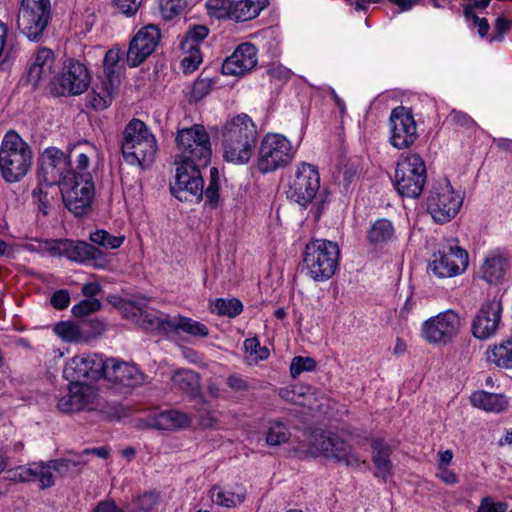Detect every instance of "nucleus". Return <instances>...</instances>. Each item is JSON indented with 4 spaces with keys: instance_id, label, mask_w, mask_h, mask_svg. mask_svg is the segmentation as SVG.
<instances>
[{
    "instance_id": "obj_1",
    "label": "nucleus",
    "mask_w": 512,
    "mask_h": 512,
    "mask_svg": "<svg viewBox=\"0 0 512 512\" xmlns=\"http://www.w3.org/2000/svg\"><path fill=\"white\" fill-rule=\"evenodd\" d=\"M223 157L234 164L247 163L257 140V129L251 118L239 114L228 120L221 130Z\"/></svg>"
},
{
    "instance_id": "obj_2",
    "label": "nucleus",
    "mask_w": 512,
    "mask_h": 512,
    "mask_svg": "<svg viewBox=\"0 0 512 512\" xmlns=\"http://www.w3.org/2000/svg\"><path fill=\"white\" fill-rule=\"evenodd\" d=\"M33 152L29 144L13 130L8 131L0 145V174L5 182L22 180L31 169Z\"/></svg>"
},
{
    "instance_id": "obj_3",
    "label": "nucleus",
    "mask_w": 512,
    "mask_h": 512,
    "mask_svg": "<svg viewBox=\"0 0 512 512\" xmlns=\"http://www.w3.org/2000/svg\"><path fill=\"white\" fill-rule=\"evenodd\" d=\"M176 147L175 163L196 166H207L210 163L212 155L210 136L202 125L195 124L178 130Z\"/></svg>"
},
{
    "instance_id": "obj_4",
    "label": "nucleus",
    "mask_w": 512,
    "mask_h": 512,
    "mask_svg": "<svg viewBox=\"0 0 512 512\" xmlns=\"http://www.w3.org/2000/svg\"><path fill=\"white\" fill-rule=\"evenodd\" d=\"M339 256L337 243L325 239L310 241L303 253L304 268L314 281L328 280L337 269Z\"/></svg>"
},
{
    "instance_id": "obj_5",
    "label": "nucleus",
    "mask_w": 512,
    "mask_h": 512,
    "mask_svg": "<svg viewBox=\"0 0 512 512\" xmlns=\"http://www.w3.org/2000/svg\"><path fill=\"white\" fill-rule=\"evenodd\" d=\"M426 178L425 161L419 154L401 155L394 175L395 188L401 196L418 198L423 192Z\"/></svg>"
},
{
    "instance_id": "obj_6",
    "label": "nucleus",
    "mask_w": 512,
    "mask_h": 512,
    "mask_svg": "<svg viewBox=\"0 0 512 512\" xmlns=\"http://www.w3.org/2000/svg\"><path fill=\"white\" fill-rule=\"evenodd\" d=\"M51 18L50 0H22L17 16V27L28 40L38 42Z\"/></svg>"
},
{
    "instance_id": "obj_7",
    "label": "nucleus",
    "mask_w": 512,
    "mask_h": 512,
    "mask_svg": "<svg viewBox=\"0 0 512 512\" xmlns=\"http://www.w3.org/2000/svg\"><path fill=\"white\" fill-rule=\"evenodd\" d=\"M463 195L453 189L447 179L435 183L427 198V212L438 224L451 221L463 204Z\"/></svg>"
},
{
    "instance_id": "obj_8",
    "label": "nucleus",
    "mask_w": 512,
    "mask_h": 512,
    "mask_svg": "<svg viewBox=\"0 0 512 512\" xmlns=\"http://www.w3.org/2000/svg\"><path fill=\"white\" fill-rule=\"evenodd\" d=\"M66 208L75 216H83L91 208L94 197V183L90 173L71 174L60 187Z\"/></svg>"
},
{
    "instance_id": "obj_9",
    "label": "nucleus",
    "mask_w": 512,
    "mask_h": 512,
    "mask_svg": "<svg viewBox=\"0 0 512 512\" xmlns=\"http://www.w3.org/2000/svg\"><path fill=\"white\" fill-rule=\"evenodd\" d=\"M462 326L459 314L449 309L424 321L421 336L430 344L447 345L459 335Z\"/></svg>"
},
{
    "instance_id": "obj_10",
    "label": "nucleus",
    "mask_w": 512,
    "mask_h": 512,
    "mask_svg": "<svg viewBox=\"0 0 512 512\" xmlns=\"http://www.w3.org/2000/svg\"><path fill=\"white\" fill-rule=\"evenodd\" d=\"M294 156L290 141L280 134H267L261 141L257 166L268 173L288 165Z\"/></svg>"
},
{
    "instance_id": "obj_11",
    "label": "nucleus",
    "mask_w": 512,
    "mask_h": 512,
    "mask_svg": "<svg viewBox=\"0 0 512 512\" xmlns=\"http://www.w3.org/2000/svg\"><path fill=\"white\" fill-rule=\"evenodd\" d=\"M71 174H77V172L70 169V159L64 151L57 147H48L42 152L38 168L40 184L60 187L70 179Z\"/></svg>"
},
{
    "instance_id": "obj_12",
    "label": "nucleus",
    "mask_w": 512,
    "mask_h": 512,
    "mask_svg": "<svg viewBox=\"0 0 512 512\" xmlns=\"http://www.w3.org/2000/svg\"><path fill=\"white\" fill-rule=\"evenodd\" d=\"M309 450L315 456L335 459L347 466L358 467L359 456L338 435L319 433L310 436Z\"/></svg>"
},
{
    "instance_id": "obj_13",
    "label": "nucleus",
    "mask_w": 512,
    "mask_h": 512,
    "mask_svg": "<svg viewBox=\"0 0 512 512\" xmlns=\"http://www.w3.org/2000/svg\"><path fill=\"white\" fill-rule=\"evenodd\" d=\"M175 164L177 167L175 181L170 185L171 194L180 201L200 202L204 192V181L200 170L206 166Z\"/></svg>"
},
{
    "instance_id": "obj_14",
    "label": "nucleus",
    "mask_w": 512,
    "mask_h": 512,
    "mask_svg": "<svg viewBox=\"0 0 512 512\" xmlns=\"http://www.w3.org/2000/svg\"><path fill=\"white\" fill-rule=\"evenodd\" d=\"M467 267L468 253L453 241L433 254L427 269L438 278H450L462 274Z\"/></svg>"
},
{
    "instance_id": "obj_15",
    "label": "nucleus",
    "mask_w": 512,
    "mask_h": 512,
    "mask_svg": "<svg viewBox=\"0 0 512 512\" xmlns=\"http://www.w3.org/2000/svg\"><path fill=\"white\" fill-rule=\"evenodd\" d=\"M320 189L318 169L308 163H301L287 190V198L301 207H307L316 198Z\"/></svg>"
},
{
    "instance_id": "obj_16",
    "label": "nucleus",
    "mask_w": 512,
    "mask_h": 512,
    "mask_svg": "<svg viewBox=\"0 0 512 512\" xmlns=\"http://www.w3.org/2000/svg\"><path fill=\"white\" fill-rule=\"evenodd\" d=\"M90 81L88 68L78 61L69 60L53 81L51 92L57 96L80 95L87 90Z\"/></svg>"
},
{
    "instance_id": "obj_17",
    "label": "nucleus",
    "mask_w": 512,
    "mask_h": 512,
    "mask_svg": "<svg viewBox=\"0 0 512 512\" xmlns=\"http://www.w3.org/2000/svg\"><path fill=\"white\" fill-rule=\"evenodd\" d=\"M391 145L397 149H405L414 144L418 138L417 125L412 112L404 107L394 108L389 118Z\"/></svg>"
},
{
    "instance_id": "obj_18",
    "label": "nucleus",
    "mask_w": 512,
    "mask_h": 512,
    "mask_svg": "<svg viewBox=\"0 0 512 512\" xmlns=\"http://www.w3.org/2000/svg\"><path fill=\"white\" fill-rule=\"evenodd\" d=\"M104 359L98 354L77 355L71 358L63 370L70 383L96 381L103 376Z\"/></svg>"
},
{
    "instance_id": "obj_19",
    "label": "nucleus",
    "mask_w": 512,
    "mask_h": 512,
    "mask_svg": "<svg viewBox=\"0 0 512 512\" xmlns=\"http://www.w3.org/2000/svg\"><path fill=\"white\" fill-rule=\"evenodd\" d=\"M160 38V30L156 25L142 27L130 41L126 54L128 65L137 67L143 63L155 51Z\"/></svg>"
},
{
    "instance_id": "obj_20",
    "label": "nucleus",
    "mask_w": 512,
    "mask_h": 512,
    "mask_svg": "<svg viewBox=\"0 0 512 512\" xmlns=\"http://www.w3.org/2000/svg\"><path fill=\"white\" fill-rule=\"evenodd\" d=\"M501 314L500 300L493 299L483 303L472 321L473 336L480 340H486L495 335L499 328Z\"/></svg>"
},
{
    "instance_id": "obj_21",
    "label": "nucleus",
    "mask_w": 512,
    "mask_h": 512,
    "mask_svg": "<svg viewBox=\"0 0 512 512\" xmlns=\"http://www.w3.org/2000/svg\"><path fill=\"white\" fill-rule=\"evenodd\" d=\"M102 378L126 387L138 386L144 381V375L135 365L115 358L104 360Z\"/></svg>"
},
{
    "instance_id": "obj_22",
    "label": "nucleus",
    "mask_w": 512,
    "mask_h": 512,
    "mask_svg": "<svg viewBox=\"0 0 512 512\" xmlns=\"http://www.w3.org/2000/svg\"><path fill=\"white\" fill-rule=\"evenodd\" d=\"M55 71V56L51 49L40 48L36 52L34 61L28 69L27 81L34 87L41 84H50L53 86Z\"/></svg>"
},
{
    "instance_id": "obj_23",
    "label": "nucleus",
    "mask_w": 512,
    "mask_h": 512,
    "mask_svg": "<svg viewBox=\"0 0 512 512\" xmlns=\"http://www.w3.org/2000/svg\"><path fill=\"white\" fill-rule=\"evenodd\" d=\"M257 61L256 47L251 43H242L224 60L222 73L231 76L244 75L257 65Z\"/></svg>"
},
{
    "instance_id": "obj_24",
    "label": "nucleus",
    "mask_w": 512,
    "mask_h": 512,
    "mask_svg": "<svg viewBox=\"0 0 512 512\" xmlns=\"http://www.w3.org/2000/svg\"><path fill=\"white\" fill-rule=\"evenodd\" d=\"M63 257L79 263H92L96 267L104 265L102 251L84 241L66 239Z\"/></svg>"
},
{
    "instance_id": "obj_25",
    "label": "nucleus",
    "mask_w": 512,
    "mask_h": 512,
    "mask_svg": "<svg viewBox=\"0 0 512 512\" xmlns=\"http://www.w3.org/2000/svg\"><path fill=\"white\" fill-rule=\"evenodd\" d=\"M94 399L93 390L77 383H71L66 395L58 399L57 407L64 413L80 411Z\"/></svg>"
},
{
    "instance_id": "obj_26",
    "label": "nucleus",
    "mask_w": 512,
    "mask_h": 512,
    "mask_svg": "<svg viewBox=\"0 0 512 512\" xmlns=\"http://www.w3.org/2000/svg\"><path fill=\"white\" fill-rule=\"evenodd\" d=\"M153 136L146 124L139 119H132L122 133V154H130V150L138 143Z\"/></svg>"
},
{
    "instance_id": "obj_27",
    "label": "nucleus",
    "mask_w": 512,
    "mask_h": 512,
    "mask_svg": "<svg viewBox=\"0 0 512 512\" xmlns=\"http://www.w3.org/2000/svg\"><path fill=\"white\" fill-rule=\"evenodd\" d=\"M130 152V154H123L127 163L138 165L142 168L151 164L157 152V143L154 135L138 143Z\"/></svg>"
},
{
    "instance_id": "obj_28",
    "label": "nucleus",
    "mask_w": 512,
    "mask_h": 512,
    "mask_svg": "<svg viewBox=\"0 0 512 512\" xmlns=\"http://www.w3.org/2000/svg\"><path fill=\"white\" fill-rule=\"evenodd\" d=\"M372 461L375 465V476L386 479L392 470V461L390 459L391 447L382 439H374L371 442Z\"/></svg>"
},
{
    "instance_id": "obj_29",
    "label": "nucleus",
    "mask_w": 512,
    "mask_h": 512,
    "mask_svg": "<svg viewBox=\"0 0 512 512\" xmlns=\"http://www.w3.org/2000/svg\"><path fill=\"white\" fill-rule=\"evenodd\" d=\"M366 238L370 245L382 247L395 238L393 223L386 218H379L371 223L366 232Z\"/></svg>"
},
{
    "instance_id": "obj_30",
    "label": "nucleus",
    "mask_w": 512,
    "mask_h": 512,
    "mask_svg": "<svg viewBox=\"0 0 512 512\" xmlns=\"http://www.w3.org/2000/svg\"><path fill=\"white\" fill-rule=\"evenodd\" d=\"M508 266L509 262L506 257L500 254H491L482 264V278L489 284H497L503 279Z\"/></svg>"
},
{
    "instance_id": "obj_31",
    "label": "nucleus",
    "mask_w": 512,
    "mask_h": 512,
    "mask_svg": "<svg viewBox=\"0 0 512 512\" xmlns=\"http://www.w3.org/2000/svg\"><path fill=\"white\" fill-rule=\"evenodd\" d=\"M117 87V83L103 79L101 83L97 84L88 95L90 106L95 110H104L109 107L112 103Z\"/></svg>"
},
{
    "instance_id": "obj_32",
    "label": "nucleus",
    "mask_w": 512,
    "mask_h": 512,
    "mask_svg": "<svg viewBox=\"0 0 512 512\" xmlns=\"http://www.w3.org/2000/svg\"><path fill=\"white\" fill-rule=\"evenodd\" d=\"M172 387L180 390L190 397H197L200 394V379L199 375L193 370L179 369L172 378Z\"/></svg>"
},
{
    "instance_id": "obj_33",
    "label": "nucleus",
    "mask_w": 512,
    "mask_h": 512,
    "mask_svg": "<svg viewBox=\"0 0 512 512\" xmlns=\"http://www.w3.org/2000/svg\"><path fill=\"white\" fill-rule=\"evenodd\" d=\"M470 401L474 407L483 409L487 412H501L507 405V398L503 394L489 393L486 391H476L470 396Z\"/></svg>"
},
{
    "instance_id": "obj_34",
    "label": "nucleus",
    "mask_w": 512,
    "mask_h": 512,
    "mask_svg": "<svg viewBox=\"0 0 512 512\" xmlns=\"http://www.w3.org/2000/svg\"><path fill=\"white\" fill-rule=\"evenodd\" d=\"M267 5V0H239L232 2L231 20L243 22L259 15Z\"/></svg>"
},
{
    "instance_id": "obj_35",
    "label": "nucleus",
    "mask_w": 512,
    "mask_h": 512,
    "mask_svg": "<svg viewBox=\"0 0 512 512\" xmlns=\"http://www.w3.org/2000/svg\"><path fill=\"white\" fill-rule=\"evenodd\" d=\"M169 327V333H179L180 331L192 336L206 337L209 334L208 328L191 318L178 315L171 318L170 322L166 323Z\"/></svg>"
},
{
    "instance_id": "obj_36",
    "label": "nucleus",
    "mask_w": 512,
    "mask_h": 512,
    "mask_svg": "<svg viewBox=\"0 0 512 512\" xmlns=\"http://www.w3.org/2000/svg\"><path fill=\"white\" fill-rule=\"evenodd\" d=\"M486 358L499 368L512 369V338L489 348Z\"/></svg>"
},
{
    "instance_id": "obj_37",
    "label": "nucleus",
    "mask_w": 512,
    "mask_h": 512,
    "mask_svg": "<svg viewBox=\"0 0 512 512\" xmlns=\"http://www.w3.org/2000/svg\"><path fill=\"white\" fill-rule=\"evenodd\" d=\"M50 463L52 465L54 475L67 477L79 474L82 471V467H84L88 461L83 458V455L78 454L72 458L50 460Z\"/></svg>"
},
{
    "instance_id": "obj_38",
    "label": "nucleus",
    "mask_w": 512,
    "mask_h": 512,
    "mask_svg": "<svg viewBox=\"0 0 512 512\" xmlns=\"http://www.w3.org/2000/svg\"><path fill=\"white\" fill-rule=\"evenodd\" d=\"M210 498L216 505L232 508L242 504L246 495L243 491L235 492L232 489L215 486L210 490Z\"/></svg>"
},
{
    "instance_id": "obj_39",
    "label": "nucleus",
    "mask_w": 512,
    "mask_h": 512,
    "mask_svg": "<svg viewBox=\"0 0 512 512\" xmlns=\"http://www.w3.org/2000/svg\"><path fill=\"white\" fill-rule=\"evenodd\" d=\"M190 424V418L177 410H169L160 413L154 423V426L162 430H172L185 427Z\"/></svg>"
},
{
    "instance_id": "obj_40",
    "label": "nucleus",
    "mask_w": 512,
    "mask_h": 512,
    "mask_svg": "<svg viewBox=\"0 0 512 512\" xmlns=\"http://www.w3.org/2000/svg\"><path fill=\"white\" fill-rule=\"evenodd\" d=\"M170 320L171 317L167 315H159L157 312H148L143 309L141 317L136 320V324L144 330H157L161 333H169V327H167L166 323L170 322Z\"/></svg>"
},
{
    "instance_id": "obj_41",
    "label": "nucleus",
    "mask_w": 512,
    "mask_h": 512,
    "mask_svg": "<svg viewBox=\"0 0 512 512\" xmlns=\"http://www.w3.org/2000/svg\"><path fill=\"white\" fill-rule=\"evenodd\" d=\"M291 436L289 427L278 420L270 421L265 432V440L269 446H279L286 443Z\"/></svg>"
},
{
    "instance_id": "obj_42",
    "label": "nucleus",
    "mask_w": 512,
    "mask_h": 512,
    "mask_svg": "<svg viewBox=\"0 0 512 512\" xmlns=\"http://www.w3.org/2000/svg\"><path fill=\"white\" fill-rule=\"evenodd\" d=\"M211 311L213 313H217L220 316L234 318L243 311V304L237 298H217L213 303V308L211 309Z\"/></svg>"
},
{
    "instance_id": "obj_43",
    "label": "nucleus",
    "mask_w": 512,
    "mask_h": 512,
    "mask_svg": "<svg viewBox=\"0 0 512 512\" xmlns=\"http://www.w3.org/2000/svg\"><path fill=\"white\" fill-rule=\"evenodd\" d=\"M7 26L0 21V71L7 70L16 57V49L13 46L6 47Z\"/></svg>"
},
{
    "instance_id": "obj_44",
    "label": "nucleus",
    "mask_w": 512,
    "mask_h": 512,
    "mask_svg": "<svg viewBox=\"0 0 512 512\" xmlns=\"http://www.w3.org/2000/svg\"><path fill=\"white\" fill-rule=\"evenodd\" d=\"M34 481L39 482L41 489L50 488L55 485V475L49 461L34 462Z\"/></svg>"
},
{
    "instance_id": "obj_45",
    "label": "nucleus",
    "mask_w": 512,
    "mask_h": 512,
    "mask_svg": "<svg viewBox=\"0 0 512 512\" xmlns=\"http://www.w3.org/2000/svg\"><path fill=\"white\" fill-rule=\"evenodd\" d=\"M121 59V51L118 48L110 49L106 52L103 60L104 78L111 82L119 84L118 75L116 74L118 63Z\"/></svg>"
},
{
    "instance_id": "obj_46",
    "label": "nucleus",
    "mask_w": 512,
    "mask_h": 512,
    "mask_svg": "<svg viewBox=\"0 0 512 512\" xmlns=\"http://www.w3.org/2000/svg\"><path fill=\"white\" fill-rule=\"evenodd\" d=\"M158 494L146 492L126 506V512H150L158 504Z\"/></svg>"
},
{
    "instance_id": "obj_47",
    "label": "nucleus",
    "mask_w": 512,
    "mask_h": 512,
    "mask_svg": "<svg viewBox=\"0 0 512 512\" xmlns=\"http://www.w3.org/2000/svg\"><path fill=\"white\" fill-rule=\"evenodd\" d=\"M209 30L204 25H194L191 27L180 42L182 50H191L192 47L199 48V44L208 36Z\"/></svg>"
},
{
    "instance_id": "obj_48",
    "label": "nucleus",
    "mask_w": 512,
    "mask_h": 512,
    "mask_svg": "<svg viewBox=\"0 0 512 512\" xmlns=\"http://www.w3.org/2000/svg\"><path fill=\"white\" fill-rule=\"evenodd\" d=\"M54 332L66 342H78L82 339L79 326L70 321H62L54 326Z\"/></svg>"
},
{
    "instance_id": "obj_49",
    "label": "nucleus",
    "mask_w": 512,
    "mask_h": 512,
    "mask_svg": "<svg viewBox=\"0 0 512 512\" xmlns=\"http://www.w3.org/2000/svg\"><path fill=\"white\" fill-rule=\"evenodd\" d=\"M90 240L105 249H117L123 244L125 237L111 235L105 230H97L90 234Z\"/></svg>"
},
{
    "instance_id": "obj_50",
    "label": "nucleus",
    "mask_w": 512,
    "mask_h": 512,
    "mask_svg": "<svg viewBox=\"0 0 512 512\" xmlns=\"http://www.w3.org/2000/svg\"><path fill=\"white\" fill-rule=\"evenodd\" d=\"M206 7L209 10V14L215 18L231 19L232 12V1L231 0H208Z\"/></svg>"
},
{
    "instance_id": "obj_51",
    "label": "nucleus",
    "mask_w": 512,
    "mask_h": 512,
    "mask_svg": "<svg viewBox=\"0 0 512 512\" xmlns=\"http://www.w3.org/2000/svg\"><path fill=\"white\" fill-rule=\"evenodd\" d=\"M186 0H160L159 8L164 19L178 16L186 7Z\"/></svg>"
},
{
    "instance_id": "obj_52",
    "label": "nucleus",
    "mask_w": 512,
    "mask_h": 512,
    "mask_svg": "<svg viewBox=\"0 0 512 512\" xmlns=\"http://www.w3.org/2000/svg\"><path fill=\"white\" fill-rule=\"evenodd\" d=\"M101 306L98 299H84L72 307L71 313L75 317H85L99 311Z\"/></svg>"
},
{
    "instance_id": "obj_53",
    "label": "nucleus",
    "mask_w": 512,
    "mask_h": 512,
    "mask_svg": "<svg viewBox=\"0 0 512 512\" xmlns=\"http://www.w3.org/2000/svg\"><path fill=\"white\" fill-rule=\"evenodd\" d=\"M33 202L36 204L37 209L44 216L49 214L52 197L49 196V193L39 185L32 191Z\"/></svg>"
},
{
    "instance_id": "obj_54",
    "label": "nucleus",
    "mask_w": 512,
    "mask_h": 512,
    "mask_svg": "<svg viewBox=\"0 0 512 512\" xmlns=\"http://www.w3.org/2000/svg\"><path fill=\"white\" fill-rule=\"evenodd\" d=\"M316 367V362L310 357L297 356L292 359L290 364V374L292 378L298 377L303 371H312Z\"/></svg>"
},
{
    "instance_id": "obj_55",
    "label": "nucleus",
    "mask_w": 512,
    "mask_h": 512,
    "mask_svg": "<svg viewBox=\"0 0 512 512\" xmlns=\"http://www.w3.org/2000/svg\"><path fill=\"white\" fill-rule=\"evenodd\" d=\"M185 52L184 58L181 60V66L185 73H192L195 71L202 62V56L199 48L192 47L191 50H183Z\"/></svg>"
},
{
    "instance_id": "obj_56",
    "label": "nucleus",
    "mask_w": 512,
    "mask_h": 512,
    "mask_svg": "<svg viewBox=\"0 0 512 512\" xmlns=\"http://www.w3.org/2000/svg\"><path fill=\"white\" fill-rule=\"evenodd\" d=\"M213 81L209 78L197 79L191 90V98L195 101L203 99L212 89Z\"/></svg>"
},
{
    "instance_id": "obj_57",
    "label": "nucleus",
    "mask_w": 512,
    "mask_h": 512,
    "mask_svg": "<svg viewBox=\"0 0 512 512\" xmlns=\"http://www.w3.org/2000/svg\"><path fill=\"white\" fill-rule=\"evenodd\" d=\"M244 348L247 353L254 355L258 360H265L269 356V350L261 346L257 338H248L244 341Z\"/></svg>"
},
{
    "instance_id": "obj_58",
    "label": "nucleus",
    "mask_w": 512,
    "mask_h": 512,
    "mask_svg": "<svg viewBox=\"0 0 512 512\" xmlns=\"http://www.w3.org/2000/svg\"><path fill=\"white\" fill-rule=\"evenodd\" d=\"M508 504L504 501H494L492 497H483L476 512H506Z\"/></svg>"
},
{
    "instance_id": "obj_59",
    "label": "nucleus",
    "mask_w": 512,
    "mask_h": 512,
    "mask_svg": "<svg viewBox=\"0 0 512 512\" xmlns=\"http://www.w3.org/2000/svg\"><path fill=\"white\" fill-rule=\"evenodd\" d=\"M143 0H113L117 10L126 17L136 15Z\"/></svg>"
},
{
    "instance_id": "obj_60",
    "label": "nucleus",
    "mask_w": 512,
    "mask_h": 512,
    "mask_svg": "<svg viewBox=\"0 0 512 512\" xmlns=\"http://www.w3.org/2000/svg\"><path fill=\"white\" fill-rule=\"evenodd\" d=\"M34 462L26 466H19L12 470V478L20 482L34 481Z\"/></svg>"
},
{
    "instance_id": "obj_61",
    "label": "nucleus",
    "mask_w": 512,
    "mask_h": 512,
    "mask_svg": "<svg viewBox=\"0 0 512 512\" xmlns=\"http://www.w3.org/2000/svg\"><path fill=\"white\" fill-rule=\"evenodd\" d=\"M143 304L140 301L126 302L122 306L123 314L126 318L134 321L138 320L142 315Z\"/></svg>"
},
{
    "instance_id": "obj_62",
    "label": "nucleus",
    "mask_w": 512,
    "mask_h": 512,
    "mask_svg": "<svg viewBox=\"0 0 512 512\" xmlns=\"http://www.w3.org/2000/svg\"><path fill=\"white\" fill-rule=\"evenodd\" d=\"M66 239L47 240L43 249L52 256H63L65 252Z\"/></svg>"
},
{
    "instance_id": "obj_63",
    "label": "nucleus",
    "mask_w": 512,
    "mask_h": 512,
    "mask_svg": "<svg viewBox=\"0 0 512 512\" xmlns=\"http://www.w3.org/2000/svg\"><path fill=\"white\" fill-rule=\"evenodd\" d=\"M69 303L70 295L67 290H58L51 297V305L56 309H65Z\"/></svg>"
},
{
    "instance_id": "obj_64",
    "label": "nucleus",
    "mask_w": 512,
    "mask_h": 512,
    "mask_svg": "<svg viewBox=\"0 0 512 512\" xmlns=\"http://www.w3.org/2000/svg\"><path fill=\"white\" fill-rule=\"evenodd\" d=\"M449 118L455 124L463 127L470 128L476 125L475 121L469 115L461 111L453 110L450 113Z\"/></svg>"
}]
</instances>
